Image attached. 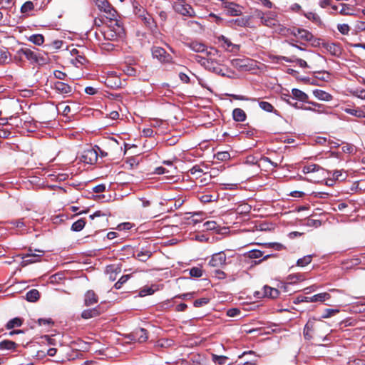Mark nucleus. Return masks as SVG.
<instances>
[{
  "label": "nucleus",
  "instance_id": "f257e3e1",
  "mask_svg": "<svg viewBox=\"0 0 365 365\" xmlns=\"http://www.w3.org/2000/svg\"><path fill=\"white\" fill-rule=\"evenodd\" d=\"M302 172L310 175L308 180L318 182L324 178L326 170L317 164H309L302 168Z\"/></svg>",
  "mask_w": 365,
  "mask_h": 365
},
{
  "label": "nucleus",
  "instance_id": "f03ea898",
  "mask_svg": "<svg viewBox=\"0 0 365 365\" xmlns=\"http://www.w3.org/2000/svg\"><path fill=\"white\" fill-rule=\"evenodd\" d=\"M327 326L324 322H316L314 319H309L304 326L303 334L306 340H311L314 336V333L318 329H322Z\"/></svg>",
  "mask_w": 365,
  "mask_h": 365
},
{
  "label": "nucleus",
  "instance_id": "7ed1b4c3",
  "mask_svg": "<svg viewBox=\"0 0 365 365\" xmlns=\"http://www.w3.org/2000/svg\"><path fill=\"white\" fill-rule=\"evenodd\" d=\"M94 3L101 11H103L106 18L114 20L116 18V11L112 7L107 0H91Z\"/></svg>",
  "mask_w": 365,
  "mask_h": 365
},
{
  "label": "nucleus",
  "instance_id": "20e7f679",
  "mask_svg": "<svg viewBox=\"0 0 365 365\" xmlns=\"http://www.w3.org/2000/svg\"><path fill=\"white\" fill-rule=\"evenodd\" d=\"M331 296L327 292L319 293L312 297L298 296L294 301V304H299L301 302H324L329 299Z\"/></svg>",
  "mask_w": 365,
  "mask_h": 365
},
{
  "label": "nucleus",
  "instance_id": "39448f33",
  "mask_svg": "<svg viewBox=\"0 0 365 365\" xmlns=\"http://www.w3.org/2000/svg\"><path fill=\"white\" fill-rule=\"evenodd\" d=\"M279 291L277 289L272 288L265 285L262 288V292H256L255 297L257 298L268 297L275 299L279 297Z\"/></svg>",
  "mask_w": 365,
  "mask_h": 365
},
{
  "label": "nucleus",
  "instance_id": "423d86ee",
  "mask_svg": "<svg viewBox=\"0 0 365 365\" xmlns=\"http://www.w3.org/2000/svg\"><path fill=\"white\" fill-rule=\"evenodd\" d=\"M227 257L224 252H219L212 255L208 264L212 267H222L226 264Z\"/></svg>",
  "mask_w": 365,
  "mask_h": 365
},
{
  "label": "nucleus",
  "instance_id": "0eeeda50",
  "mask_svg": "<svg viewBox=\"0 0 365 365\" xmlns=\"http://www.w3.org/2000/svg\"><path fill=\"white\" fill-rule=\"evenodd\" d=\"M219 42H221V46L228 52H237L240 50V46L235 44L223 35H220L217 37Z\"/></svg>",
  "mask_w": 365,
  "mask_h": 365
},
{
  "label": "nucleus",
  "instance_id": "6e6552de",
  "mask_svg": "<svg viewBox=\"0 0 365 365\" xmlns=\"http://www.w3.org/2000/svg\"><path fill=\"white\" fill-rule=\"evenodd\" d=\"M277 14L274 11H267L264 18L261 20V24L267 27H274L278 25L279 21L277 19Z\"/></svg>",
  "mask_w": 365,
  "mask_h": 365
},
{
  "label": "nucleus",
  "instance_id": "1a4fd4ad",
  "mask_svg": "<svg viewBox=\"0 0 365 365\" xmlns=\"http://www.w3.org/2000/svg\"><path fill=\"white\" fill-rule=\"evenodd\" d=\"M224 9L228 16H237L242 14V6L234 2H225Z\"/></svg>",
  "mask_w": 365,
  "mask_h": 365
},
{
  "label": "nucleus",
  "instance_id": "9d476101",
  "mask_svg": "<svg viewBox=\"0 0 365 365\" xmlns=\"http://www.w3.org/2000/svg\"><path fill=\"white\" fill-rule=\"evenodd\" d=\"M174 9L176 12L186 16L192 17L195 15L192 7L187 4L178 3L174 5Z\"/></svg>",
  "mask_w": 365,
  "mask_h": 365
},
{
  "label": "nucleus",
  "instance_id": "9b49d317",
  "mask_svg": "<svg viewBox=\"0 0 365 365\" xmlns=\"http://www.w3.org/2000/svg\"><path fill=\"white\" fill-rule=\"evenodd\" d=\"M81 160L86 164H94L98 160L97 151L93 148L84 150Z\"/></svg>",
  "mask_w": 365,
  "mask_h": 365
},
{
  "label": "nucleus",
  "instance_id": "f8f14e48",
  "mask_svg": "<svg viewBox=\"0 0 365 365\" xmlns=\"http://www.w3.org/2000/svg\"><path fill=\"white\" fill-rule=\"evenodd\" d=\"M152 55L161 62H169L171 59L170 56L167 53L165 50L158 46L152 48Z\"/></svg>",
  "mask_w": 365,
  "mask_h": 365
},
{
  "label": "nucleus",
  "instance_id": "ddd939ff",
  "mask_svg": "<svg viewBox=\"0 0 365 365\" xmlns=\"http://www.w3.org/2000/svg\"><path fill=\"white\" fill-rule=\"evenodd\" d=\"M131 339L139 343H143L148 339V331L143 328H138L131 333Z\"/></svg>",
  "mask_w": 365,
  "mask_h": 365
},
{
  "label": "nucleus",
  "instance_id": "4468645a",
  "mask_svg": "<svg viewBox=\"0 0 365 365\" xmlns=\"http://www.w3.org/2000/svg\"><path fill=\"white\" fill-rule=\"evenodd\" d=\"M41 255H36L31 252V250H29V252L25 255L21 257L22 262H21V265L22 267H26L30 264L35 263L39 262L41 259Z\"/></svg>",
  "mask_w": 365,
  "mask_h": 365
},
{
  "label": "nucleus",
  "instance_id": "2eb2a0df",
  "mask_svg": "<svg viewBox=\"0 0 365 365\" xmlns=\"http://www.w3.org/2000/svg\"><path fill=\"white\" fill-rule=\"evenodd\" d=\"M23 54L29 61L32 63H37L38 57L36 52L28 48H21L18 50V56Z\"/></svg>",
  "mask_w": 365,
  "mask_h": 365
},
{
  "label": "nucleus",
  "instance_id": "dca6fc26",
  "mask_svg": "<svg viewBox=\"0 0 365 365\" xmlns=\"http://www.w3.org/2000/svg\"><path fill=\"white\" fill-rule=\"evenodd\" d=\"M98 302V297L93 290H88L84 295V304L87 307L94 305Z\"/></svg>",
  "mask_w": 365,
  "mask_h": 365
},
{
  "label": "nucleus",
  "instance_id": "f3484780",
  "mask_svg": "<svg viewBox=\"0 0 365 365\" xmlns=\"http://www.w3.org/2000/svg\"><path fill=\"white\" fill-rule=\"evenodd\" d=\"M142 18V21L146 27H148L152 32H156L158 30V26L154 19L149 14L146 15H140Z\"/></svg>",
  "mask_w": 365,
  "mask_h": 365
},
{
  "label": "nucleus",
  "instance_id": "a211bd4d",
  "mask_svg": "<svg viewBox=\"0 0 365 365\" xmlns=\"http://www.w3.org/2000/svg\"><path fill=\"white\" fill-rule=\"evenodd\" d=\"M53 88L61 94H69L72 92L71 86L61 81L53 83Z\"/></svg>",
  "mask_w": 365,
  "mask_h": 365
},
{
  "label": "nucleus",
  "instance_id": "6ab92c4d",
  "mask_svg": "<svg viewBox=\"0 0 365 365\" xmlns=\"http://www.w3.org/2000/svg\"><path fill=\"white\" fill-rule=\"evenodd\" d=\"M101 314V311L99 307H95L93 309H85L81 313L82 318L85 319H88L93 317H98Z\"/></svg>",
  "mask_w": 365,
  "mask_h": 365
},
{
  "label": "nucleus",
  "instance_id": "aec40b11",
  "mask_svg": "<svg viewBox=\"0 0 365 365\" xmlns=\"http://www.w3.org/2000/svg\"><path fill=\"white\" fill-rule=\"evenodd\" d=\"M204 54L207 61H217V58L220 57V51L212 47H210V50H207Z\"/></svg>",
  "mask_w": 365,
  "mask_h": 365
},
{
  "label": "nucleus",
  "instance_id": "412c9836",
  "mask_svg": "<svg viewBox=\"0 0 365 365\" xmlns=\"http://www.w3.org/2000/svg\"><path fill=\"white\" fill-rule=\"evenodd\" d=\"M188 46L190 49L197 53H205V51L207 50L205 44L197 41L190 42V43H188Z\"/></svg>",
  "mask_w": 365,
  "mask_h": 365
},
{
  "label": "nucleus",
  "instance_id": "4be33fe9",
  "mask_svg": "<svg viewBox=\"0 0 365 365\" xmlns=\"http://www.w3.org/2000/svg\"><path fill=\"white\" fill-rule=\"evenodd\" d=\"M292 93L293 95V97L291 98L292 101L298 99L299 101H307V100L308 99V96L304 92L297 88H293L292 91Z\"/></svg>",
  "mask_w": 365,
  "mask_h": 365
},
{
  "label": "nucleus",
  "instance_id": "5701e85b",
  "mask_svg": "<svg viewBox=\"0 0 365 365\" xmlns=\"http://www.w3.org/2000/svg\"><path fill=\"white\" fill-rule=\"evenodd\" d=\"M324 48L333 56H337L341 53V48L336 43H327L325 44Z\"/></svg>",
  "mask_w": 365,
  "mask_h": 365
},
{
  "label": "nucleus",
  "instance_id": "b1692460",
  "mask_svg": "<svg viewBox=\"0 0 365 365\" xmlns=\"http://www.w3.org/2000/svg\"><path fill=\"white\" fill-rule=\"evenodd\" d=\"M314 96L319 100L329 101L332 99L331 94L319 89L314 90L313 92Z\"/></svg>",
  "mask_w": 365,
  "mask_h": 365
},
{
  "label": "nucleus",
  "instance_id": "393cba45",
  "mask_svg": "<svg viewBox=\"0 0 365 365\" xmlns=\"http://www.w3.org/2000/svg\"><path fill=\"white\" fill-rule=\"evenodd\" d=\"M18 344L13 341L3 340L0 342V350H15Z\"/></svg>",
  "mask_w": 365,
  "mask_h": 365
},
{
  "label": "nucleus",
  "instance_id": "a878e982",
  "mask_svg": "<svg viewBox=\"0 0 365 365\" xmlns=\"http://www.w3.org/2000/svg\"><path fill=\"white\" fill-rule=\"evenodd\" d=\"M233 119L237 122H242L246 119L245 112L241 108H235L232 111Z\"/></svg>",
  "mask_w": 365,
  "mask_h": 365
},
{
  "label": "nucleus",
  "instance_id": "bb28decb",
  "mask_svg": "<svg viewBox=\"0 0 365 365\" xmlns=\"http://www.w3.org/2000/svg\"><path fill=\"white\" fill-rule=\"evenodd\" d=\"M11 61V54L5 48H0V65L9 63Z\"/></svg>",
  "mask_w": 365,
  "mask_h": 365
},
{
  "label": "nucleus",
  "instance_id": "cd10ccee",
  "mask_svg": "<svg viewBox=\"0 0 365 365\" xmlns=\"http://www.w3.org/2000/svg\"><path fill=\"white\" fill-rule=\"evenodd\" d=\"M250 21V17H242L238 18L230 21L231 26L233 25L240 26V27H246L248 26Z\"/></svg>",
  "mask_w": 365,
  "mask_h": 365
},
{
  "label": "nucleus",
  "instance_id": "c85d7f7f",
  "mask_svg": "<svg viewBox=\"0 0 365 365\" xmlns=\"http://www.w3.org/2000/svg\"><path fill=\"white\" fill-rule=\"evenodd\" d=\"M280 58H282L283 61H284L285 62H287V63L296 62L302 68H307L308 67L307 63L304 60L301 59V58H294V57L289 58V57H286V56H282V57H280Z\"/></svg>",
  "mask_w": 365,
  "mask_h": 365
},
{
  "label": "nucleus",
  "instance_id": "c756f323",
  "mask_svg": "<svg viewBox=\"0 0 365 365\" xmlns=\"http://www.w3.org/2000/svg\"><path fill=\"white\" fill-rule=\"evenodd\" d=\"M39 292L36 289H33L26 293V299L31 302H35L39 299Z\"/></svg>",
  "mask_w": 365,
  "mask_h": 365
},
{
  "label": "nucleus",
  "instance_id": "7c9ffc66",
  "mask_svg": "<svg viewBox=\"0 0 365 365\" xmlns=\"http://www.w3.org/2000/svg\"><path fill=\"white\" fill-rule=\"evenodd\" d=\"M206 64H205L204 67L209 70V71H212L215 73H220V71H222L220 69V68L218 66H219V63L217 62V61H206L205 63Z\"/></svg>",
  "mask_w": 365,
  "mask_h": 365
},
{
  "label": "nucleus",
  "instance_id": "2f4dec72",
  "mask_svg": "<svg viewBox=\"0 0 365 365\" xmlns=\"http://www.w3.org/2000/svg\"><path fill=\"white\" fill-rule=\"evenodd\" d=\"M22 324V320L19 318V317H16V318H14L11 320H9L6 325V328L7 329H11L14 327H21Z\"/></svg>",
  "mask_w": 365,
  "mask_h": 365
},
{
  "label": "nucleus",
  "instance_id": "473e14b6",
  "mask_svg": "<svg viewBox=\"0 0 365 365\" xmlns=\"http://www.w3.org/2000/svg\"><path fill=\"white\" fill-rule=\"evenodd\" d=\"M86 225V221L84 219H80L74 222L71 226V230L75 232H79L83 229Z\"/></svg>",
  "mask_w": 365,
  "mask_h": 365
},
{
  "label": "nucleus",
  "instance_id": "72a5a7b5",
  "mask_svg": "<svg viewBox=\"0 0 365 365\" xmlns=\"http://www.w3.org/2000/svg\"><path fill=\"white\" fill-rule=\"evenodd\" d=\"M250 259H258L263 256V252L258 250H252L245 254Z\"/></svg>",
  "mask_w": 365,
  "mask_h": 365
},
{
  "label": "nucleus",
  "instance_id": "f704fd0d",
  "mask_svg": "<svg viewBox=\"0 0 365 365\" xmlns=\"http://www.w3.org/2000/svg\"><path fill=\"white\" fill-rule=\"evenodd\" d=\"M29 40L33 43L40 46L43 44L44 41V37L41 34H34L30 36Z\"/></svg>",
  "mask_w": 365,
  "mask_h": 365
},
{
  "label": "nucleus",
  "instance_id": "c9c22d12",
  "mask_svg": "<svg viewBox=\"0 0 365 365\" xmlns=\"http://www.w3.org/2000/svg\"><path fill=\"white\" fill-rule=\"evenodd\" d=\"M228 358L225 356H218L217 354H212V360L218 364L219 365H225Z\"/></svg>",
  "mask_w": 365,
  "mask_h": 365
},
{
  "label": "nucleus",
  "instance_id": "e433bc0d",
  "mask_svg": "<svg viewBox=\"0 0 365 365\" xmlns=\"http://www.w3.org/2000/svg\"><path fill=\"white\" fill-rule=\"evenodd\" d=\"M297 35L302 39L306 41H311L313 36L311 33L304 29H298Z\"/></svg>",
  "mask_w": 365,
  "mask_h": 365
},
{
  "label": "nucleus",
  "instance_id": "4c0bfd02",
  "mask_svg": "<svg viewBox=\"0 0 365 365\" xmlns=\"http://www.w3.org/2000/svg\"><path fill=\"white\" fill-rule=\"evenodd\" d=\"M312 258V255L304 256V257L300 258L297 261V265L299 267H304L311 263Z\"/></svg>",
  "mask_w": 365,
  "mask_h": 365
},
{
  "label": "nucleus",
  "instance_id": "58836bf2",
  "mask_svg": "<svg viewBox=\"0 0 365 365\" xmlns=\"http://www.w3.org/2000/svg\"><path fill=\"white\" fill-rule=\"evenodd\" d=\"M151 256V252L148 250H142L137 253V258L142 261L145 262Z\"/></svg>",
  "mask_w": 365,
  "mask_h": 365
},
{
  "label": "nucleus",
  "instance_id": "ea45409f",
  "mask_svg": "<svg viewBox=\"0 0 365 365\" xmlns=\"http://www.w3.org/2000/svg\"><path fill=\"white\" fill-rule=\"evenodd\" d=\"M215 158L219 161H226L230 158V155L227 151L218 152L215 155Z\"/></svg>",
  "mask_w": 365,
  "mask_h": 365
},
{
  "label": "nucleus",
  "instance_id": "a19ab883",
  "mask_svg": "<svg viewBox=\"0 0 365 365\" xmlns=\"http://www.w3.org/2000/svg\"><path fill=\"white\" fill-rule=\"evenodd\" d=\"M259 106L261 109L266 112H273L274 107L273 106L267 101H259Z\"/></svg>",
  "mask_w": 365,
  "mask_h": 365
},
{
  "label": "nucleus",
  "instance_id": "79ce46f5",
  "mask_svg": "<svg viewBox=\"0 0 365 365\" xmlns=\"http://www.w3.org/2000/svg\"><path fill=\"white\" fill-rule=\"evenodd\" d=\"M341 6V10L339 11V13L342 15H353V9H351V7L348 5V4H340Z\"/></svg>",
  "mask_w": 365,
  "mask_h": 365
},
{
  "label": "nucleus",
  "instance_id": "37998d69",
  "mask_svg": "<svg viewBox=\"0 0 365 365\" xmlns=\"http://www.w3.org/2000/svg\"><path fill=\"white\" fill-rule=\"evenodd\" d=\"M199 199L202 202L207 203L217 200V197L210 194H205L199 197Z\"/></svg>",
  "mask_w": 365,
  "mask_h": 365
},
{
  "label": "nucleus",
  "instance_id": "c03bdc74",
  "mask_svg": "<svg viewBox=\"0 0 365 365\" xmlns=\"http://www.w3.org/2000/svg\"><path fill=\"white\" fill-rule=\"evenodd\" d=\"M210 302V299L207 297H202L198 299H196L193 302V305L195 307H201Z\"/></svg>",
  "mask_w": 365,
  "mask_h": 365
},
{
  "label": "nucleus",
  "instance_id": "a18cd8bd",
  "mask_svg": "<svg viewBox=\"0 0 365 365\" xmlns=\"http://www.w3.org/2000/svg\"><path fill=\"white\" fill-rule=\"evenodd\" d=\"M34 6L33 2L31 1H28L21 6V11L23 14L27 13L29 11H32L34 9Z\"/></svg>",
  "mask_w": 365,
  "mask_h": 365
},
{
  "label": "nucleus",
  "instance_id": "49530a36",
  "mask_svg": "<svg viewBox=\"0 0 365 365\" xmlns=\"http://www.w3.org/2000/svg\"><path fill=\"white\" fill-rule=\"evenodd\" d=\"M1 9H11L14 5L12 0H0Z\"/></svg>",
  "mask_w": 365,
  "mask_h": 365
},
{
  "label": "nucleus",
  "instance_id": "de8ad7c7",
  "mask_svg": "<svg viewBox=\"0 0 365 365\" xmlns=\"http://www.w3.org/2000/svg\"><path fill=\"white\" fill-rule=\"evenodd\" d=\"M190 274L194 277H200L202 275V270L201 268L194 267L190 269Z\"/></svg>",
  "mask_w": 365,
  "mask_h": 365
},
{
  "label": "nucleus",
  "instance_id": "09e8293b",
  "mask_svg": "<svg viewBox=\"0 0 365 365\" xmlns=\"http://www.w3.org/2000/svg\"><path fill=\"white\" fill-rule=\"evenodd\" d=\"M155 292V290L150 287H146L140 289L139 295L140 297H145L147 295H151Z\"/></svg>",
  "mask_w": 365,
  "mask_h": 365
},
{
  "label": "nucleus",
  "instance_id": "8fccbe9b",
  "mask_svg": "<svg viewBox=\"0 0 365 365\" xmlns=\"http://www.w3.org/2000/svg\"><path fill=\"white\" fill-rule=\"evenodd\" d=\"M333 178L336 180H344L346 178V175L343 173L341 170H335L333 173Z\"/></svg>",
  "mask_w": 365,
  "mask_h": 365
},
{
  "label": "nucleus",
  "instance_id": "3c124183",
  "mask_svg": "<svg viewBox=\"0 0 365 365\" xmlns=\"http://www.w3.org/2000/svg\"><path fill=\"white\" fill-rule=\"evenodd\" d=\"M195 292H188V293L176 295L175 297V298H179V299H181L183 300H189V299H192L195 297Z\"/></svg>",
  "mask_w": 365,
  "mask_h": 365
},
{
  "label": "nucleus",
  "instance_id": "603ef678",
  "mask_svg": "<svg viewBox=\"0 0 365 365\" xmlns=\"http://www.w3.org/2000/svg\"><path fill=\"white\" fill-rule=\"evenodd\" d=\"M73 53H76L77 56L76 58V61L81 65H83L87 62L86 58L83 55H78V51L76 49H73L72 51Z\"/></svg>",
  "mask_w": 365,
  "mask_h": 365
},
{
  "label": "nucleus",
  "instance_id": "864d4df0",
  "mask_svg": "<svg viewBox=\"0 0 365 365\" xmlns=\"http://www.w3.org/2000/svg\"><path fill=\"white\" fill-rule=\"evenodd\" d=\"M339 311V309H327L324 312V314L322 315V318H329L334 315H335L336 313H338Z\"/></svg>",
  "mask_w": 365,
  "mask_h": 365
},
{
  "label": "nucleus",
  "instance_id": "5fc2aeb1",
  "mask_svg": "<svg viewBox=\"0 0 365 365\" xmlns=\"http://www.w3.org/2000/svg\"><path fill=\"white\" fill-rule=\"evenodd\" d=\"M348 365H365L364 360L355 358H350L347 362Z\"/></svg>",
  "mask_w": 365,
  "mask_h": 365
},
{
  "label": "nucleus",
  "instance_id": "6e6d98bb",
  "mask_svg": "<svg viewBox=\"0 0 365 365\" xmlns=\"http://www.w3.org/2000/svg\"><path fill=\"white\" fill-rule=\"evenodd\" d=\"M338 30L342 34H347L350 30L348 24H339L338 25Z\"/></svg>",
  "mask_w": 365,
  "mask_h": 365
},
{
  "label": "nucleus",
  "instance_id": "4d7b16f0",
  "mask_svg": "<svg viewBox=\"0 0 365 365\" xmlns=\"http://www.w3.org/2000/svg\"><path fill=\"white\" fill-rule=\"evenodd\" d=\"M194 59L196 62L199 63L201 66L204 67L205 64H206V59L205 56L201 55H195Z\"/></svg>",
  "mask_w": 365,
  "mask_h": 365
},
{
  "label": "nucleus",
  "instance_id": "13d9d810",
  "mask_svg": "<svg viewBox=\"0 0 365 365\" xmlns=\"http://www.w3.org/2000/svg\"><path fill=\"white\" fill-rule=\"evenodd\" d=\"M306 17L309 19V20H312L313 21H315V22H317L319 21V16L315 14V13H313V12H309L308 14H307L306 15Z\"/></svg>",
  "mask_w": 365,
  "mask_h": 365
},
{
  "label": "nucleus",
  "instance_id": "bf43d9fd",
  "mask_svg": "<svg viewBox=\"0 0 365 365\" xmlns=\"http://www.w3.org/2000/svg\"><path fill=\"white\" fill-rule=\"evenodd\" d=\"M53 74L55 78H56L58 80H64L67 76V75L65 73L61 71H55Z\"/></svg>",
  "mask_w": 365,
  "mask_h": 365
},
{
  "label": "nucleus",
  "instance_id": "052dcab7",
  "mask_svg": "<svg viewBox=\"0 0 365 365\" xmlns=\"http://www.w3.org/2000/svg\"><path fill=\"white\" fill-rule=\"evenodd\" d=\"M106 190V185L104 184H100L95 186L93 188V191L96 193H101Z\"/></svg>",
  "mask_w": 365,
  "mask_h": 365
},
{
  "label": "nucleus",
  "instance_id": "680f3d73",
  "mask_svg": "<svg viewBox=\"0 0 365 365\" xmlns=\"http://www.w3.org/2000/svg\"><path fill=\"white\" fill-rule=\"evenodd\" d=\"M269 246L270 247L274 248L275 250H278V251L282 250L285 248L284 246L282 244H280V243H278V242L269 243Z\"/></svg>",
  "mask_w": 365,
  "mask_h": 365
},
{
  "label": "nucleus",
  "instance_id": "e2e57ef3",
  "mask_svg": "<svg viewBox=\"0 0 365 365\" xmlns=\"http://www.w3.org/2000/svg\"><path fill=\"white\" fill-rule=\"evenodd\" d=\"M288 280L292 282H296L297 281L302 280V275L300 274H289L287 277Z\"/></svg>",
  "mask_w": 365,
  "mask_h": 365
},
{
  "label": "nucleus",
  "instance_id": "0e129e2a",
  "mask_svg": "<svg viewBox=\"0 0 365 365\" xmlns=\"http://www.w3.org/2000/svg\"><path fill=\"white\" fill-rule=\"evenodd\" d=\"M266 12H264L259 9H256L254 11V16L257 19H259L260 21L264 18Z\"/></svg>",
  "mask_w": 365,
  "mask_h": 365
},
{
  "label": "nucleus",
  "instance_id": "69168bd1",
  "mask_svg": "<svg viewBox=\"0 0 365 365\" xmlns=\"http://www.w3.org/2000/svg\"><path fill=\"white\" fill-rule=\"evenodd\" d=\"M204 227L207 230H215L216 228V222L214 221H208L204 224Z\"/></svg>",
  "mask_w": 365,
  "mask_h": 365
},
{
  "label": "nucleus",
  "instance_id": "338daca9",
  "mask_svg": "<svg viewBox=\"0 0 365 365\" xmlns=\"http://www.w3.org/2000/svg\"><path fill=\"white\" fill-rule=\"evenodd\" d=\"M258 4H261L264 7L271 9L273 6L272 3L269 0H257Z\"/></svg>",
  "mask_w": 365,
  "mask_h": 365
},
{
  "label": "nucleus",
  "instance_id": "774afa93",
  "mask_svg": "<svg viewBox=\"0 0 365 365\" xmlns=\"http://www.w3.org/2000/svg\"><path fill=\"white\" fill-rule=\"evenodd\" d=\"M355 27L359 31H364L365 30V22L357 21Z\"/></svg>",
  "mask_w": 365,
  "mask_h": 365
}]
</instances>
